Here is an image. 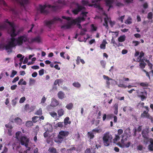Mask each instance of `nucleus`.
<instances>
[{
	"label": "nucleus",
	"mask_w": 153,
	"mask_h": 153,
	"mask_svg": "<svg viewBox=\"0 0 153 153\" xmlns=\"http://www.w3.org/2000/svg\"><path fill=\"white\" fill-rule=\"evenodd\" d=\"M123 131L122 129H119L117 131V135L119 136L121 135L123 133Z\"/></svg>",
	"instance_id": "864d4df0"
},
{
	"label": "nucleus",
	"mask_w": 153,
	"mask_h": 153,
	"mask_svg": "<svg viewBox=\"0 0 153 153\" xmlns=\"http://www.w3.org/2000/svg\"><path fill=\"white\" fill-rule=\"evenodd\" d=\"M120 136L116 134L115 137L113 139V142L114 143H116L117 141L119 140L120 139Z\"/></svg>",
	"instance_id": "c9c22d12"
},
{
	"label": "nucleus",
	"mask_w": 153,
	"mask_h": 153,
	"mask_svg": "<svg viewBox=\"0 0 153 153\" xmlns=\"http://www.w3.org/2000/svg\"><path fill=\"white\" fill-rule=\"evenodd\" d=\"M17 73V72L16 71L14 70H13L12 71V73L10 75V77H13L15 75H16Z\"/></svg>",
	"instance_id": "09e8293b"
},
{
	"label": "nucleus",
	"mask_w": 153,
	"mask_h": 153,
	"mask_svg": "<svg viewBox=\"0 0 153 153\" xmlns=\"http://www.w3.org/2000/svg\"><path fill=\"white\" fill-rule=\"evenodd\" d=\"M138 61L140 62L139 66L141 68L143 69L145 67L146 64L144 62L143 59H140Z\"/></svg>",
	"instance_id": "dca6fc26"
},
{
	"label": "nucleus",
	"mask_w": 153,
	"mask_h": 153,
	"mask_svg": "<svg viewBox=\"0 0 153 153\" xmlns=\"http://www.w3.org/2000/svg\"><path fill=\"white\" fill-rule=\"evenodd\" d=\"M153 13L152 12H150L148 14L147 18L149 19H151L152 18Z\"/></svg>",
	"instance_id": "49530a36"
},
{
	"label": "nucleus",
	"mask_w": 153,
	"mask_h": 153,
	"mask_svg": "<svg viewBox=\"0 0 153 153\" xmlns=\"http://www.w3.org/2000/svg\"><path fill=\"white\" fill-rule=\"evenodd\" d=\"M62 18L63 19H66L68 21H70L71 20V18L69 17H66L65 16H62Z\"/></svg>",
	"instance_id": "4d7b16f0"
},
{
	"label": "nucleus",
	"mask_w": 153,
	"mask_h": 153,
	"mask_svg": "<svg viewBox=\"0 0 153 153\" xmlns=\"http://www.w3.org/2000/svg\"><path fill=\"white\" fill-rule=\"evenodd\" d=\"M5 22L8 23L9 25L11 26V30H13V29H15L13 23L9 22L7 19H6L5 21Z\"/></svg>",
	"instance_id": "473e14b6"
},
{
	"label": "nucleus",
	"mask_w": 153,
	"mask_h": 153,
	"mask_svg": "<svg viewBox=\"0 0 153 153\" xmlns=\"http://www.w3.org/2000/svg\"><path fill=\"white\" fill-rule=\"evenodd\" d=\"M17 99V97H16L14 99L12 100V104L13 106H14L16 105L17 103L16 100Z\"/></svg>",
	"instance_id": "37998d69"
},
{
	"label": "nucleus",
	"mask_w": 153,
	"mask_h": 153,
	"mask_svg": "<svg viewBox=\"0 0 153 153\" xmlns=\"http://www.w3.org/2000/svg\"><path fill=\"white\" fill-rule=\"evenodd\" d=\"M95 149L96 148L94 149V150L92 151V153H95L96 152ZM84 153H91L90 149V148L87 149L85 151Z\"/></svg>",
	"instance_id": "2f4dec72"
},
{
	"label": "nucleus",
	"mask_w": 153,
	"mask_h": 153,
	"mask_svg": "<svg viewBox=\"0 0 153 153\" xmlns=\"http://www.w3.org/2000/svg\"><path fill=\"white\" fill-rule=\"evenodd\" d=\"M118 104L115 103L114 106V113L115 114L117 115L118 112Z\"/></svg>",
	"instance_id": "5701e85b"
},
{
	"label": "nucleus",
	"mask_w": 153,
	"mask_h": 153,
	"mask_svg": "<svg viewBox=\"0 0 153 153\" xmlns=\"http://www.w3.org/2000/svg\"><path fill=\"white\" fill-rule=\"evenodd\" d=\"M103 77L104 79L107 80L106 81V84L108 86H109L110 85V82L109 81L112 80V79L109 78L108 76L105 75H103Z\"/></svg>",
	"instance_id": "2eb2a0df"
},
{
	"label": "nucleus",
	"mask_w": 153,
	"mask_h": 153,
	"mask_svg": "<svg viewBox=\"0 0 153 153\" xmlns=\"http://www.w3.org/2000/svg\"><path fill=\"white\" fill-rule=\"evenodd\" d=\"M48 151L50 152L51 153H59L57 152L56 149L53 147L49 148Z\"/></svg>",
	"instance_id": "bb28decb"
},
{
	"label": "nucleus",
	"mask_w": 153,
	"mask_h": 153,
	"mask_svg": "<svg viewBox=\"0 0 153 153\" xmlns=\"http://www.w3.org/2000/svg\"><path fill=\"white\" fill-rule=\"evenodd\" d=\"M140 85L142 87H148L149 86V84L146 82H141L140 83Z\"/></svg>",
	"instance_id": "a19ab883"
},
{
	"label": "nucleus",
	"mask_w": 153,
	"mask_h": 153,
	"mask_svg": "<svg viewBox=\"0 0 153 153\" xmlns=\"http://www.w3.org/2000/svg\"><path fill=\"white\" fill-rule=\"evenodd\" d=\"M19 140L21 144L22 145H24L25 143L29 142V140L26 136H22L19 138Z\"/></svg>",
	"instance_id": "f8f14e48"
},
{
	"label": "nucleus",
	"mask_w": 153,
	"mask_h": 153,
	"mask_svg": "<svg viewBox=\"0 0 153 153\" xmlns=\"http://www.w3.org/2000/svg\"><path fill=\"white\" fill-rule=\"evenodd\" d=\"M148 112L149 111H144L143 112V113L141 114V117L143 118H146L149 115V114L148 113Z\"/></svg>",
	"instance_id": "393cba45"
},
{
	"label": "nucleus",
	"mask_w": 153,
	"mask_h": 153,
	"mask_svg": "<svg viewBox=\"0 0 153 153\" xmlns=\"http://www.w3.org/2000/svg\"><path fill=\"white\" fill-rule=\"evenodd\" d=\"M58 98L61 100H62L65 98V94L62 91H60L58 92L57 94Z\"/></svg>",
	"instance_id": "a211bd4d"
},
{
	"label": "nucleus",
	"mask_w": 153,
	"mask_h": 153,
	"mask_svg": "<svg viewBox=\"0 0 153 153\" xmlns=\"http://www.w3.org/2000/svg\"><path fill=\"white\" fill-rule=\"evenodd\" d=\"M100 63L102 67L105 68L106 65V62H105L104 60H101L100 61Z\"/></svg>",
	"instance_id": "6e6d98bb"
},
{
	"label": "nucleus",
	"mask_w": 153,
	"mask_h": 153,
	"mask_svg": "<svg viewBox=\"0 0 153 153\" xmlns=\"http://www.w3.org/2000/svg\"><path fill=\"white\" fill-rule=\"evenodd\" d=\"M39 74L40 76L44 74V69H42L40 70L39 71Z\"/></svg>",
	"instance_id": "680f3d73"
},
{
	"label": "nucleus",
	"mask_w": 153,
	"mask_h": 153,
	"mask_svg": "<svg viewBox=\"0 0 153 153\" xmlns=\"http://www.w3.org/2000/svg\"><path fill=\"white\" fill-rule=\"evenodd\" d=\"M76 5L77 7L76 8L72 10V13L75 15L77 14L79 12L81 11L82 10L85 9V7L79 5L78 3H77Z\"/></svg>",
	"instance_id": "0eeeda50"
},
{
	"label": "nucleus",
	"mask_w": 153,
	"mask_h": 153,
	"mask_svg": "<svg viewBox=\"0 0 153 153\" xmlns=\"http://www.w3.org/2000/svg\"><path fill=\"white\" fill-rule=\"evenodd\" d=\"M73 85L74 87L79 88L81 87L80 84L78 82H75L73 83Z\"/></svg>",
	"instance_id": "e433bc0d"
},
{
	"label": "nucleus",
	"mask_w": 153,
	"mask_h": 153,
	"mask_svg": "<svg viewBox=\"0 0 153 153\" xmlns=\"http://www.w3.org/2000/svg\"><path fill=\"white\" fill-rule=\"evenodd\" d=\"M139 90H137L136 92L138 94V97L141 98V100L143 101L144 100L146 99V96L144 95L145 93L146 95L147 94V92L146 91L141 92L139 93Z\"/></svg>",
	"instance_id": "9d476101"
},
{
	"label": "nucleus",
	"mask_w": 153,
	"mask_h": 153,
	"mask_svg": "<svg viewBox=\"0 0 153 153\" xmlns=\"http://www.w3.org/2000/svg\"><path fill=\"white\" fill-rule=\"evenodd\" d=\"M39 117L38 116H34L32 117V120L33 123H35L38 120H39Z\"/></svg>",
	"instance_id": "58836bf2"
},
{
	"label": "nucleus",
	"mask_w": 153,
	"mask_h": 153,
	"mask_svg": "<svg viewBox=\"0 0 153 153\" xmlns=\"http://www.w3.org/2000/svg\"><path fill=\"white\" fill-rule=\"evenodd\" d=\"M15 29H13V30H11L10 36L11 38H10V41L9 42L14 45H17L14 42L15 41H16V39L14 37L17 35V34L15 33Z\"/></svg>",
	"instance_id": "423d86ee"
},
{
	"label": "nucleus",
	"mask_w": 153,
	"mask_h": 153,
	"mask_svg": "<svg viewBox=\"0 0 153 153\" xmlns=\"http://www.w3.org/2000/svg\"><path fill=\"white\" fill-rule=\"evenodd\" d=\"M122 80L120 79L119 80V82L120 83L118 84V86L120 88H126L127 87V86H126L125 85L121 83V82L122 81Z\"/></svg>",
	"instance_id": "7c9ffc66"
},
{
	"label": "nucleus",
	"mask_w": 153,
	"mask_h": 153,
	"mask_svg": "<svg viewBox=\"0 0 153 153\" xmlns=\"http://www.w3.org/2000/svg\"><path fill=\"white\" fill-rule=\"evenodd\" d=\"M107 43L105 40H103L100 45V48L101 49H105V48L106 45Z\"/></svg>",
	"instance_id": "6ab92c4d"
},
{
	"label": "nucleus",
	"mask_w": 153,
	"mask_h": 153,
	"mask_svg": "<svg viewBox=\"0 0 153 153\" xmlns=\"http://www.w3.org/2000/svg\"><path fill=\"white\" fill-rule=\"evenodd\" d=\"M36 114L41 115L42 114V111L41 109L40 108L38 110H37L35 113Z\"/></svg>",
	"instance_id": "79ce46f5"
},
{
	"label": "nucleus",
	"mask_w": 153,
	"mask_h": 153,
	"mask_svg": "<svg viewBox=\"0 0 153 153\" xmlns=\"http://www.w3.org/2000/svg\"><path fill=\"white\" fill-rule=\"evenodd\" d=\"M41 41V38L40 36H38L35 37L31 40V42H39Z\"/></svg>",
	"instance_id": "aec40b11"
},
{
	"label": "nucleus",
	"mask_w": 153,
	"mask_h": 153,
	"mask_svg": "<svg viewBox=\"0 0 153 153\" xmlns=\"http://www.w3.org/2000/svg\"><path fill=\"white\" fill-rule=\"evenodd\" d=\"M142 71L144 72L145 73H146V75L149 78V79H150V75H149V73L146 70H145L144 69H143L142 70Z\"/></svg>",
	"instance_id": "3c124183"
},
{
	"label": "nucleus",
	"mask_w": 153,
	"mask_h": 153,
	"mask_svg": "<svg viewBox=\"0 0 153 153\" xmlns=\"http://www.w3.org/2000/svg\"><path fill=\"white\" fill-rule=\"evenodd\" d=\"M142 135L143 136V137L145 139H148V138L147 136V133L145 132V131H143L142 133Z\"/></svg>",
	"instance_id": "8fccbe9b"
},
{
	"label": "nucleus",
	"mask_w": 153,
	"mask_h": 153,
	"mask_svg": "<svg viewBox=\"0 0 153 153\" xmlns=\"http://www.w3.org/2000/svg\"><path fill=\"white\" fill-rule=\"evenodd\" d=\"M19 79V77L18 76H17L16 77H15L13 80L12 81V82L13 83H14L16 82V81H18Z\"/></svg>",
	"instance_id": "0e129e2a"
},
{
	"label": "nucleus",
	"mask_w": 153,
	"mask_h": 153,
	"mask_svg": "<svg viewBox=\"0 0 153 153\" xmlns=\"http://www.w3.org/2000/svg\"><path fill=\"white\" fill-rule=\"evenodd\" d=\"M105 4L106 6L109 7L108 11H109L110 8L113 7L112 4L114 2L113 0H105Z\"/></svg>",
	"instance_id": "ddd939ff"
},
{
	"label": "nucleus",
	"mask_w": 153,
	"mask_h": 153,
	"mask_svg": "<svg viewBox=\"0 0 153 153\" xmlns=\"http://www.w3.org/2000/svg\"><path fill=\"white\" fill-rule=\"evenodd\" d=\"M116 6L118 7L123 6H124V5L123 4L120 2L116 3Z\"/></svg>",
	"instance_id": "69168bd1"
},
{
	"label": "nucleus",
	"mask_w": 153,
	"mask_h": 153,
	"mask_svg": "<svg viewBox=\"0 0 153 153\" xmlns=\"http://www.w3.org/2000/svg\"><path fill=\"white\" fill-rule=\"evenodd\" d=\"M50 114L53 117L57 116V113L54 112H51L50 113Z\"/></svg>",
	"instance_id": "5fc2aeb1"
},
{
	"label": "nucleus",
	"mask_w": 153,
	"mask_h": 153,
	"mask_svg": "<svg viewBox=\"0 0 153 153\" xmlns=\"http://www.w3.org/2000/svg\"><path fill=\"white\" fill-rule=\"evenodd\" d=\"M91 30L93 31H96L97 30V28L95 27L94 24H92L91 25Z\"/></svg>",
	"instance_id": "338daca9"
},
{
	"label": "nucleus",
	"mask_w": 153,
	"mask_h": 153,
	"mask_svg": "<svg viewBox=\"0 0 153 153\" xmlns=\"http://www.w3.org/2000/svg\"><path fill=\"white\" fill-rule=\"evenodd\" d=\"M62 82V79H57L54 82V84L55 85H56L57 84H58L59 85V83L61 82Z\"/></svg>",
	"instance_id": "ea45409f"
},
{
	"label": "nucleus",
	"mask_w": 153,
	"mask_h": 153,
	"mask_svg": "<svg viewBox=\"0 0 153 153\" xmlns=\"http://www.w3.org/2000/svg\"><path fill=\"white\" fill-rule=\"evenodd\" d=\"M144 53L143 52V51H141L140 53V55L139 56L140 59H141L142 57L144 56Z\"/></svg>",
	"instance_id": "e2e57ef3"
},
{
	"label": "nucleus",
	"mask_w": 153,
	"mask_h": 153,
	"mask_svg": "<svg viewBox=\"0 0 153 153\" xmlns=\"http://www.w3.org/2000/svg\"><path fill=\"white\" fill-rule=\"evenodd\" d=\"M59 104V102L55 99H52L51 102V106L52 107H56Z\"/></svg>",
	"instance_id": "f3484780"
},
{
	"label": "nucleus",
	"mask_w": 153,
	"mask_h": 153,
	"mask_svg": "<svg viewBox=\"0 0 153 153\" xmlns=\"http://www.w3.org/2000/svg\"><path fill=\"white\" fill-rule=\"evenodd\" d=\"M25 125L26 127H29L33 126V124L31 121H27L26 122Z\"/></svg>",
	"instance_id": "f704fd0d"
},
{
	"label": "nucleus",
	"mask_w": 153,
	"mask_h": 153,
	"mask_svg": "<svg viewBox=\"0 0 153 153\" xmlns=\"http://www.w3.org/2000/svg\"><path fill=\"white\" fill-rule=\"evenodd\" d=\"M74 105L72 103H70L68 104H67L65 106L69 110H71L72 109Z\"/></svg>",
	"instance_id": "c756f323"
},
{
	"label": "nucleus",
	"mask_w": 153,
	"mask_h": 153,
	"mask_svg": "<svg viewBox=\"0 0 153 153\" xmlns=\"http://www.w3.org/2000/svg\"><path fill=\"white\" fill-rule=\"evenodd\" d=\"M14 122L17 124H20L22 122V120L19 117H17L14 119Z\"/></svg>",
	"instance_id": "c85d7f7f"
},
{
	"label": "nucleus",
	"mask_w": 153,
	"mask_h": 153,
	"mask_svg": "<svg viewBox=\"0 0 153 153\" xmlns=\"http://www.w3.org/2000/svg\"><path fill=\"white\" fill-rule=\"evenodd\" d=\"M7 25L5 23L0 25V30L7 27Z\"/></svg>",
	"instance_id": "c03bdc74"
},
{
	"label": "nucleus",
	"mask_w": 153,
	"mask_h": 153,
	"mask_svg": "<svg viewBox=\"0 0 153 153\" xmlns=\"http://www.w3.org/2000/svg\"><path fill=\"white\" fill-rule=\"evenodd\" d=\"M27 41V38L26 36L24 35L19 37L16 39L17 45L20 46L22 45L23 43Z\"/></svg>",
	"instance_id": "39448f33"
},
{
	"label": "nucleus",
	"mask_w": 153,
	"mask_h": 153,
	"mask_svg": "<svg viewBox=\"0 0 153 153\" xmlns=\"http://www.w3.org/2000/svg\"><path fill=\"white\" fill-rule=\"evenodd\" d=\"M69 133L68 131H61L59 133L57 137L54 140L55 142L56 143H61L63 140L66 137H67Z\"/></svg>",
	"instance_id": "7ed1b4c3"
},
{
	"label": "nucleus",
	"mask_w": 153,
	"mask_h": 153,
	"mask_svg": "<svg viewBox=\"0 0 153 153\" xmlns=\"http://www.w3.org/2000/svg\"><path fill=\"white\" fill-rule=\"evenodd\" d=\"M64 111L62 108L58 110L57 113L59 117H61L64 114Z\"/></svg>",
	"instance_id": "b1692460"
},
{
	"label": "nucleus",
	"mask_w": 153,
	"mask_h": 153,
	"mask_svg": "<svg viewBox=\"0 0 153 153\" xmlns=\"http://www.w3.org/2000/svg\"><path fill=\"white\" fill-rule=\"evenodd\" d=\"M101 130L100 129H98L97 128H96L93 130L92 131L97 133H99L101 131Z\"/></svg>",
	"instance_id": "052dcab7"
},
{
	"label": "nucleus",
	"mask_w": 153,
	"mask_h": 153,
	"mask_svg": "<svg viewBox=\"0 0 153 153\" xmlns=\"http://www.w3.org/2000/svg\"><path fill=\"white\" fill-rule=\"evenodd\" d=\"M46 7L51 8V10L53 11H56L59 9V6H51L50 4H45L43 5H39V9L41 13L47 15L49 13V11L45 10Z\"/></svg>",
	"instance_id": "f257e3e1"
},
{
	"label": "nucleus",
	"mask_w": 153,
	"mask_h": 153,
	"mask_svg": "<svg viewBox=\"0 0 153 153\" xmlns=\"http://www.w3.org/2000/svg\"><path fill=\"white\" fill-rule=\"evenodd\" d=\"M25 97H23L21 98L19 100V102L20 103H23L25 100Z\"/></svg>",
	"instance_id": "13d9d810"
},
{
	"label": "nucleus",
	"mask_w": 153,
	"mask_h": 153,
	"mask_svg": "<svg viewBox=\"0 0 153 153\" xmlns=\"http://www.w3.org/2000/svg\"><path fill=\"white\" fill-rule=\"evenodd\" d=\"M74 20H75L76 23H80L81 22V21H84L85 20V18H84V17H82V18L80 17H78L77 18H76L75 19H74Z\"/></svg>",
	"instance_id": "cd10ccee"
},
{
	"label": "nucleus",
	"mask_w": 153,
	"mask_h": 153,
	"mask_svg": "<svg viewBox=\"0 0 153 153\" xmlns=\"http://www.w3.org/2000/svg\"><path fill=\"white\" fill-rule=\"evenodd\" d=\"M81 2L82 4L84 5H88L90 7H92L93 5V4H89L88 1H85V0H82Z\"/></svg>",
	"instance_id": "a878e982"
},
{
	"label": "nucleus",
	"mask_w": 153,
	"mask_h": 153,
	"mask_svg": "<svg viewBox=\"0 0 153 153\" xmlns=\"http://www.w3.org/2000/svg\"><path fill=\"white\" fill-rule=\"evenodd\" d=\"M131 20V18L130 17H129L125 21V23L127 24H130L132 23Z\"/></svg>",
	"instance_id": "4c0bfd02"
},
{
	"label": "nucleus",
	"mask_w": 153,
	"mask_h": 153,
	"mask_svg": "<svg viewBox=\"0 0 153 153\" xmlns=\"http://www.w3.org/2000/svg\"><path fill=\"white\" fill-rule=\"evenodd\" d=\"M69 118L68 117H66L64 120V123L65 126H67L68 124H70L71 122L69 121Z\"/></svg>",
	"instance_id": "4be33fe9"
},
{
	"label": "nucleus",
	"mask_w": 153,
	"mask_h": 153,
	"mask_svg": "<svg viewBox=\"0 0 153 153\" xmlns=\"http://www.w3.org/2000/svg\"><path fill=\"white\" fill-rule=\"evenodd\" d=\"M16 1L21 7H23L25 9V6L29 3V0H16Z\"/></svg>",
	"instance_id": "6e6552de"
},
{
	"label": "nucleus",
	"mask_w": 153,
	"mask_h": 153,
	"mask_svg": "<svg viewBox=\"0 0 153 153\" xmlns=\"http://www.w3.org/2000/svg\"><path fill=\"white\" fill-rule=\"evenodd\" d=\"M16 45H14L8 42L7 44L5 45L4 47L6 50H10V52H11L12 48Z\"/></svg>",
	"instance_id": "9b49d317"
},
{
	"label": "nucleus",
	"mask_w": 153,
	"mask_h": 153,
	"mask_svg": "<svg viewBox=\"0 0 153 153\" xmlns=\"http://www.w3.org/2000/svg\"><path fill=\"white\" fill-rule=\"evenodd\" d=\"M132 43L134 44V46H136L139 44L140 42L137 41H132Z\"/></svg>",
	"instance_id": "603ef678"
},
{
	"label": "nucleus",
	"mask_w": 153,
	"mask_h": 153,
	"mask_svg": "<svg viewBox=\"0 0 153 153\" xmlns=\"http://www.w3.org/2000/svg\"><path fill=\"white\" fill-rule=\"evenodd\" d=\"M112 139L113 137L109 132H107L105 133L102 137L104 145L107 146H109Z\"/></svg>",
	"instance_id": "f03ea898"
},
{
	"label": "nucleus",
	"mask_w": 153,
	"mask_h": 153,
	"mask_svg": "<svg viewBox=\"0 0 153 153\" xmlns=\"http://www.w3.org/2000/svg\"><path fill=\"white\" fill-rule=\"evenodd\" d=\"M8 151V149L5 146L4 147V149L3 151L1 152V153H6Z\"/></svg>",
	"instance_id": "774afa93"
},
{
	"label": "nucleus",
	"mask_w": 153,
	"mask_h": 153,
	"mask_svg": "<svg viewBox=\"0 0 153 153\" xmlns=\"http://www.w3.org/2000/svg\"><path fill=\"white\" fill-rule=\"evenodd\" d=\"M126 39V36L125 35L120 36L118 38V40L119 42H124Z\"/></svg>",
	"instance_id": "412c9836"
},
{
	"label": "nucleus",
	"mask_w": 153,
	"mask_h": 153,
	"mask_svg": "<svg viewBox=\"0 0 153 153\" xmlns=\"http://www.w3.org/2000/svg\"><path fill=\"white\" fill-rule=\"evenodd\" d=\"M104 23L103 24V25L104 26H105L106 28H107L108 26V18H105L104 19Z\"/></svg>",
	"instance_id": "72a5a7b5"
},
{
	"label": "nucleus",
	"mask_w": 153,
	"mask_h": 153,
	"mask_svg": "<svg viewBox=\"0 0 153 153\" xmlns=\"http://www.w3.org/2000/svg\"><path fill=\"white\" fill-rule=\"evenodd\" d=\"M76 24V22L74 19L71 20L70 22H68L66 25H62L61 27V28H65L69 29L73 25H75Z\"/></svg>",
	"instance_id": "1a4fd4ad"
},
{
	"label": "nucleus",
	"mask_w": 153,
	"mask_h": 153,
	"mask_svg": "<svg viewBox=\"0 0 153 153\" xmlns=\"http://www.w3.org/2000/svg\"><path fill=\"white\" fill-rule=\"evenodd\" d=\"M34 106H31L30 108L29 104H27L25 105V110L26 111H28L29 112H31L34 110Z\"/></svg>",
	"instance_id": "4468645a"
},
{
	"label": "nucleus",
	"mask_w": 153,
	"mask_h": 153,
	"mask_svg": "<svg viewBox=\"0 0 153 153\" xmlns=\"http://www.w3.org/2000/svg\"><path fill=\"white\" fill-rule=\"evenodd\" d=\"M57 21H59L62 22V20L59 18L55 17L53 19L50 21H44V23L45 25L50 28L52 25L54 24Z\"/></svg>",
	"instance_id": "20e7f679"
},
{
	"label": "nucleus",
	"mask_w": 153,
	"mask_h": 153,
	"mask_svg": "<svg viewBox=\"0 0 153 153\" xmlns=\"http://www.w3.org/2000/svg\"><path fill=\"white\" fill-rule=\"evenodd\" d=\"M143 146L142 145H139L137 147V150L142 151L143 149Z\"/></svg>",
	"instance_id": "de8ad7c7"
},
{
	"label": "nucleus",
	"mask_w": 153,
	"mask_h": 153,
	"mask_svg": "<svg viewBox=\"0 0 153 153\" xmlns=\"http://www.w3.org/2000/svg\"><path fill=\"white\" fill-rule=\"evenodd\" d=\"M21 133V132L20 131H18L16 133V137L17 139L19 140V136Z\"/></svg>",
	"instance_id": "a18cd8bd"
},
{
	"label": "nucleus",
	"mask_w": 153,
	"mask_h": 153,
	"mask_svg": "<svg viewBox=\"0 0 153 153\" xmlns=\"http://www.w3.org/2000/svg\"><path fill=\"white\" fill-rule=\"evenodd\" d=\"M88 134L90 137V139H92L94 137V135L92 133H90L88 132Z\"/></svg>",
	"instance_id": "bf43d9fd"
}]
</instances>
